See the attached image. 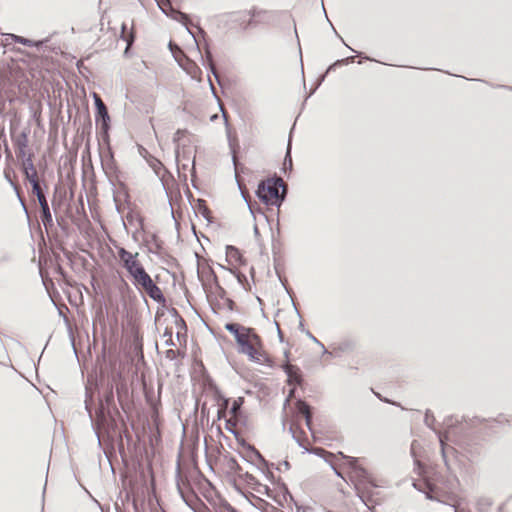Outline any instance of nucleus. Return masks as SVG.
Instances as JSON below:
<instances>
[{"label":"nucleus","mask_w":512,"mask_h":512,"mask_svg":"<svg viewBox=\"0 0 512 512\" xmlns=\"http://www.w3.org/2000/svg\"><path fill=\"white\" fill-rule=\"evenodd\" d=\"M227 465H228L229 469L233 473L237 474L239 477L243 473V468L241 467V465L237 462V460L233 456H229L227 458Z\"/></svg>","instance_id":"nucleus-46"},{"label":"nucleus","mask_w":512,"mask_h":512,"mask_svg":"<svg viewBox=\"0 0 512 512\" xmlns=\"http://www.w3.org/2000/svg\"><path fill=\"white\" fill-rule=\"evenodd\" d=\"M13 174H15L14 169L11 166L8 165L4 169V178L9 183V185L12 187V189L14 190V192L16 194V197H17V199H18V201H19V203H20V205L22 207V210H23V212L25 213V215L27 217V220L30 221V216H29V212H28V208H27L25 199L23 197L21 189L19 188V186L16 184V182L12 178Z\"/></svg>","instance_id":"nucleus-17"},{"label":"nucleus","mask_w":512,"mask_h":512,"mask_svg":"<svg viewBox=\"0 0 512 512\" xmlns=\"http://www.w3.org/2000/svg\"><path fill=\"white\" fill-rule=\"evenodd\" d=\"M275 484L279 488V490L282 493L283 498L285 500H287V498H290L291 500L293 499V496H292L291 492L289 491L288 486L282 481L281 478H277V481Z\"/></svg>","instance_id":"nucleus-49"},{"label":"nucleus","mask_w":512,"mask_h":512,"mask_svg":"<svg viewBox=\"0 0 512 512\" xmlns=\"http://www.w3.org/2000/svg\"><path fill=\"white\" fill-rule=\"evenodd\" d=\"M120 37L123 41L126 42L127 46H131L135 42V39H136L135 32L132 29L130 31H128L126 23H123L121 25Z\"/></svg>","instance_id":"nucleus-43"},{"label":"nucleus","mask_w":512,"mask_h":512,"mask_svg":"<svg viewBox=\"0 0 512 512\" xmlns=\"http://www.w3.org/2000/svg\"><path fill=\"white\" fill-rule=\"evenodd\" d=\"M37 166H38L39 170L41 171L47 167V164L45 161L43 164L41 161H39L38 164L36 165L34 163V158H31L29 160H25V161L18 163V167L22 173V176L29 174V173L32 174L33 172L38 171Z\"/></svg>","instance_id":"nucleus-26"},{"label":"nucleus","mask_w":512,"mask_h":512,"mask_svg":"<svg viewBox=\"0 0 512 512\" xmlns=\"http://www.w3.org/2000/svg\"><path fill=\"white\" fill-rule=\"evenodd\" d=\"M272 252H273V258H274V269H275V272L279 278V280L281 281L283 287L285 288V290L290 294V291H289V287L284 283V281L282 280L281 278V264H280V257L278 256L279 252H280V248L276 246V244L273 242L272 244Z\"/></svg>","instance_id":"nucleus-34"},{"label":"nucleus","mask_w":512,"mask_h":512,"mask_svg":"<svg viewBox=\"0 0 512 512\" xmlns=\"http://www.w3.org/2000/svg\"><path fill=\"white\" fill-rule=\"evenodd\" d=\"M435 421L436 420H435L433 413L431 412V410L427 409L425 412V417H424L425 425L434 430L433 425H434Z\"/></svg>","instance_id":"nucleus-56"},{"label":"nucleus","mask_w":512,"mask_h":512,"mask_svg":"<svg viewBox=\"0 0 512 512\" xmlns=\"http://www.w3.org/2000/svg\"><path fill=\"white\" fill-rule=\"evenodd\" d=\"M110 130L111 127H99L97 131L98 141L107 145V151H112L110 146Z\"/></svg>","instance_id":"nucleus-41"},{"label":"nucleus","mask_w":512,"mask_h":512,"mask_svg":"<svg viewBox=\"0 0 512 512\" xmlns=\"http://www.w3.org/2000/svg\"><path fill=\"white\" fill-rule=\"evenodd\" d=\"M197 209L199 213L202 215V217L207 220V222H212V211L208 208L206 201L204 199L198 198L197 199Z\"/></svg>","instance_id":"nucleus-40"},{"label":"nucleus","mask_w":512,"mask_h":512,"mask_svg":"<svg viewBox=\"0 0 512 512\" xmlns=\"http://www.w3.org/2000/svg\"><path fill=\"white\" fill-rule=\"evenodd\" d=\"M294 128H295V124L291 127L290 132H289L287 148H286V152H285V156H284V160H283V164H282V168H281L283 173H286L287 171H291L293 169L291 150H292V134H293Z\"/></svg>","instance_id":"nucleus-29"},{"label":"nucleus","mask_w":512,"mask_h":512,"mask_svg":"<svg viewBox=\"0 0 512 512\" xmlns=\"http://www.w3.org/2000/svg\"><path fill=\"white\" fill-rule=\"evenodd\" d=\"M240 478L242 480H244L248 485H251L253 483H257V478L254 477L251 473L249 472H244L241 474Z\"/></svg>","instance_id":"nucleus-61"},{"label":"nucleus","mask_w":512,"mask_h":512,"mask_svg":"<svg viewBox=\"0 0 512 512\" xmlns=\"http://www.w3.org/2000/svg\"><path fill=\"white\" fill-rule=\"evenodd\" d=\"M151 281H152V278L147 273V271L145 269L142 270L141 272H138L133 277H131L132 284L138 290H140L141 288L143 289L144 287H146L149 283H151Z\"/></svg>","instance_id":"nucleus-31"},{"label":"nucleus","mask_w":512,"mask_h":512,"mask_svg":"<svg viewBox=\"0 0 512 512\" xmlns=\"http://www.w3.org/2000/svg\"><path fill=\"white\" fill-rule=\"evenodd\" d=\"M217 265H218V267L220 269L230 271L232 274H234L236 276V278H237L239 283H242V279L246 280V276L244 274L238 273L237 269L231 268V267H227V266H225L223 264H220V263H218Z\"/></svg>","instance_id":"nucleus-54"},{"label":"nucleus","mask_w":512,"mask_h":512,"mask_svg":"<svg viewBox=\"0 0 512 512\" xmlns=\"http://www.w3.org/2000/svg\"><path fill=\"white\" fill-rule=\"evenodd\" d=\"M233 435L241 448H243L245 451H250L251 453L255 454L257 462L265 467L273 466L272 462L267 461L260 453V451L254 445L248 443L243 437H241L238 432H233Z\"/></svg>","instance_id":"nucleus-20"},{"label":"nucleus","mask_w":512,"mask_h":512,"mask_svg":"<svg viewBox=\"0 0 512 512\" xmlns=\"http://www.w3.org/2000/svg\"><path fill=\"white\" fill-rule=\"evenodd\" d=\"M143 289L152 300L164 307V304L166 303L165 296L160 287L153 280Z\"/></svg>","instance_id":"nucleus-23"},{"label":"nucleus","mask_w":512,"mask_h":512,"mask_svg":"<svg viewBox=\"0 0 512 512\" xmlns=\"http://www.w3.org/2000/svg\"><path fill=\"white\" fill-rule=\"evenodd\" d=\"M211 391L213 392L214 400L220 405V407L227 408L230 399L224 396L220 388L215 383L212 384Z\"/></svg>","instance_id":"nucleus-35"},{"label":"nucleus","mask_w":512,"mask_h":512,"mask_svg":"<svg viewBox=\"0 0 512 512\" xmlns=\"http://www.w3.org/2000/svg\"><path fill=\"white\" fill-rule=\"evenodd\" d=\"M30 132H31V127H30V125H27L19 133H16L15 135H13V133H11L10 138H11L13 147L29 145Z\"/></svg>","instance_id":"nucleus-27"},{"label":"nucleus","mask_w":512,"mask_h":512,"mask_svg":"<svg viewBox=\"0 0 512 512\" xmlns=\"http://www.w3.org/2000/svg\"><path fill=\"white\" fill-rule=\"evenodd\" d=\"M243 403H244L243 397H238L237 399H235L232 403V406L230 407V411H229L230 414L235 416V415L239 414V412H243L241 410Z\"/></svg>","instance_id":"nucleus-50"},{"label":"nucleus","mask_w":512,"mask_h":512,"mask_svg":"<svg viewBox=\"0 0 512 512\" xmlns=\"http://www.w3.org/2000/svg\"><path fill=\"white\" fill-rule=\"evenodd\" d=\"M126 219L129 222V224H133L135 221H137L141 226L143 225L144 219L141 217L137 212L133 211L132 209H129Z\"/></svg>","instance_id":"nucleus-52"},{"label":"nucleus","mask_w":512,"mask_h":512,"mask_svg":"<svg viewBox=\"0 0 512 512\" xmlns=\"http://www.w3.org/2000/svg\"><path fill=\"white\" fill-rule=\"evenodd\" d=\"M139 112L144 114H150L154 112V106L151 102H143L137 106Z\"/></svg>","instance_id":"nucleus-55"},{"label":"nucleus","mask_w":512,"mask_h":512,"mask_svg":"<svg viewBox=\"0 0 512 512\" xmlns=\"http://www.w3.org/2000/svg\"><path fill=\"white\" fill-rule=\"evenodd\" d=\"M108 153V160L106 161V166L107 168L111 169V170H115L117 169V164H116V161L114 159V156H113V152L112 151H107Z\"/></svg>","instance_id":"nucleus-62"},{"label":"nucleus","mask_w":512,"mask_h":512,"mask_svg":"<svg viewBox=\"0 0 512 512\" xmlns=\"http://www.w3.org/2000/svg\"><path fill=\"white\" fill-rule=\"evenodd\" d=\"M199 477L201 480H203L207 487L203 489L202 494L204 498L213 506V508H216L217 506V496H220L212 483L200 472L198 471Z\"/></svg>","instance_id":"nucleus-22"},{"label":"nucleus","mask_w":512,"mask_h":512,"mask_svg":"<svg viewBox=\"0 0 512 512\" xmlns=\"http://www.w3.org/2000/svg\"><path fill=\"white\" fill-rule=\"evenodd\" d=\"M14 41L16 43L22 44L27 47H36L37 49H40L44 47L47 42L49 41L48 38L41 39V40H32L23 36L19 35H13Z\"/></svg>","instance_id":"nucleus-32"},{"label":"nucleus","mask_w":512,"mask_h":512,"mask_svg":"<svg viewBox=\"0 0 512 512\" xmlns=\"http://www.w3.org/2000/svg\"><path fill=\"white\" fill-rule=\"evenodd\" d=\"M20 126V118L14 113V117L10 120V134L13 133L15 135Z\"/></svg>","instance_id":"nucleus-57"},{"label":"nucleus","mask_w":512,"mask_h":512,"mask_svg":"<svg viewBox=\"0 0 512 512\" xmlns=\"http://www.w3.org/2000/svg\"><path fill=\"white\" fill-rule=\"evenodd\" d=\"M100 403L102 409H104L108 415H119V410L115 403L113 383H110L109 380L106 390L104 391L102 397L100 398Z\"/></svg>","instance_id":"nucleus-16"},{"label":"nucleus","mask_w":512,"mask_h":512,"mask_svg":"<svg viewBox=\"0 0 512 512\" xmlns=\"http://www.w3.org/2000/svg\"><path fill=\"white\" fill-rule=\"evenodd\" d=\"M49 191L38 193L34 196L40 207V218L46 230L52 229L54 226L52 212L48 203L47 195Z\"/></svg>","instance_id":"nucleus-12"},{"label":"nucleus","mask_w":512,"mask_h":512,"mask_svg":"<svg viewBox=\"0 0 512 512\" xmlns=\"http://www.w3.org/2000/svg\"><path fill=\"white\" fill-rule=\"evenodd\" d=\"M430 475L433 478L434 483L436 485L441 484L450 490L453 488V484L451 483V481L448 479H445V477L436 469H434V471L430 472Z\"/></svg>","instance_id":"nucleus-44"},{"label":"nucleus","mask_w":512,"mask_h":512,"mask_svg":"<svg viewBox=\"0 0 512 512\" xmlns=\"http://www.w3.org/2000/svg\"><path fill=\"white\" fill-rule=\"evenodd\" d=\"M197 276L199 281L202 284V287L206 293H208V289H212L218 282V277L214 271V269L208 265L203 268V271H197Z\"/></svg>","instance_id":"nucleus-19"},{"label":"nucleus","mask_w":512,"mask_h":512,"mask_svg":"<svg viewBox=\"0 0 512 512\" xmlns=\"http://www.w3.org/2000/svg\"><path fill=\"white\" fill-rule=\"evenodd\" d=\"M134 512H144V500L139 503L138 500L134 499L132 502Z\"/></svg>","instance_id":"nucleus-64"},{"label":"nucleus","mask_w":512,"mask_h":512,"mask_svg":"<svg viewBox=\"0 0 512 512\" xmlns=\"http://www.w3.org/2000/svg\"><path fill=\"white\" fill-rule=\"evenodd\" d=\"M138 322H121V338L125 337L126 345H129L135 355L143 356V342Z\"/></svg>","instance_id":"nucleus-8"},{"label":"nucleus","mask_w":512,"mask_h":512,"mask_svg":"<svg viewBox=\"0 0 512 512\" xmlns=\"http://www.w3.org/2000/svg\"><path fill=\"white\" fill-rule=\"evenodd\" d=\"M146 160H147L148 165L153 169V171L155 172V174L158 177H159L160 170L163 169L166 171L164 164L158 158H156L152 155H149V157Z\"/></svg>","instance_id":"nucleus-45"},{"label":"nucleus","mask_w":512,"mask_h":512,"mask_svg":"<svg viewBox=\"0 0 512 512\" xmlns=\"http://www.w3.org/2000/svg\"><path fill=\"white\" fill-rule=\"evenodd\" d=\"M353 349V345L351 346L350 343H343L342 345H340L337 349H334L331 353H329L330 355L332 356H339V352L338 351H347V350H350V349Z\"/></svg>","instance_id":"nucleus-60"},{"label":"nucleus","mask_w":512,"mask_h":512,"mask_svg":"<svg viewBox=\"0 0 512 512\" xmlns=\"http://www.w3.org/2000/svg\"><path fill=\"white\" fill-rule=\"evenodd\" d=\"M66 200V191L62 190L59 185L54 186L53 197L51 201V207L55 213H57L63 206Z\"/></svg>","instance_id":"nucleus-28"},{"label":"nucleus","mask_w":512,"mask_h":512,"mask_svg":"<svg viewBox=\"0 0 512 512\" xmlns=\"http://www.w3.org/2000/svg\"><path fill=\"white\" fill-rule=\"evenodd\" d=\"M179 355L178 350L168 349L165 351V357L171 361L176 360Z\"/></svg>","instance_id":"nucleus-63"},{"label":"nucleus","mask_w":512,"mask_h":512,"mask_svg":"<svg viewBox=\"0 0 512 512\" xmlns=\"http://www.w3.org/2000/svg\"><path fill=\"white\" fill-rule=\"evenodd\" d=\"M95 122L99 127H111V118L105 103L97 93H93Z\"/></svg>","instance_id":"nucleus-13"},{"label":"nucleus","mask_w":512,"mask_h":512,"mask_svg":"<svg viewBox=\"0 0 512 512\" xmlns=\"http://www.w3.org/2000/svg\"><path fill=\"white\" fill-rule=\"evenodd\" d=\"M188 134L187 129H177L173 134L172 141L175 144V158L179 160L180 141Z\"/></svg>","instance_id":"nucleus-37"},{"label":"nucleus","mask_w":512,"mask_h":512,"mask_svg":"<svg viewBox=\"0 0 512 512\" xmlns=\"http://www.w3.org/2000/svg\"><path fill=\"white\" fill-rule=\"evenodd\" d=\"M238 455L244 460L246 461L247 463L251 464V465H258L256 463L257 459L255 458V454L254 453H251L250 451H245L244 453L241 452V451H238Z\"/></svg>","instance_id":"nucleus-53"},{"label":"nucleus","mask_w":512,"mask_h":512,"mask_svg":"<svg viewBox=\"0 0 512 512\" xmlns=\"http://www.w3.org/2000/svg\"><path fill=\"white\" fill-rule=\"evenodd\" d=\"M257 469H259L265 477L273 484L276 483L277 478L275 477L274 473L270 470L271 468H274L275 466L265 467L259 463V465H256Z\"/></svg>","instance_id":"nucleus-47"},{"label":"nucleus","mask_w":512,"mask_h":512,"mask_svg":"<svg viewBox=\"0 0 512 512\" xmlns=\"http://www.w3.org/2000/svg\"><path fill=\"white\" fill-rule=\"evenodd\" d=\"M94 339H102V347L115 346L121 338V322H92Z\"/></svg>","instance_id":"nucleus-7"},{"label":"nucleus","mask_w":512,"mask_h":512,"mask_svg":"<svg viewBox=\"0 0 512 512\" xmlns=\"http://www.w3.org/2000/svg\"><path fill=\"white\" fill-rule=\"evenodd\" d=\"M109 381L110 383H113V386H116L118 402L121 409L126 413L129 409V390L124 377H122V379H117L116 382H113L112 380Z\"/></svg>","instance_id":"nucleus-18"},{"label":"nucleus","mask_w":512,"mask_h":512,"mask_svg":"<svg viewBox=\"0 0 512 512\" xmlns=\"http://www.w3.org/2000/svg\"><path fill=\"white\" fill-rule=\"evenodd\" d=\"M338 455L345 461V464L351 470V478L357 483L355 484L356 495L361 501L366 504V498H371L372 495L366 496L365 491H362L359 485L365 486V488L377 487L374 480L369 475L368 471L358 463V458L345 455L343 452H338Z\"/></svg>","instance_id":"nucleus-5"},{"label":"nucleus","mask_w":512,"mask_h":512,"mask_svg":"<svg viewBox=\"0 0 512 512\" xmlns=\"http://www.w3.org/2000/svg\"><path fill=\"white\" fill-rule=\"evenodd\" d=\"M180 470L179 465H177L176 469V480H177V490L181 497V499L184 501V503L193 511V512H212L207 505L199 498V496L195 493L194 490L190 489L188 491H185L180 482Z\"/></svg>","instance_id":"nucleus-9"},{"label":"nucleus","mask_w":512,"mask_h":512,"mask_svg":"<svg viewBox=\"0 0 512 512\" xmlns=\"http://www.w3.org/2000/svg\"><path fill=\"white\" fill-rule=\"evenodd\" d=\"M370 390L375 395V397L377 399H379L381 402H384V403H387V404H391V405L400 407L402 410L405 409L399 402H396L394 400H391V399H389L387 397L382 396L379 392L375 391L373 388H370Z\"/></svg>","instance_id":"nucleus-51"},{"label":"nucleus","mask_w":512,"mask_h":512,"mask_svg":"<svg viewBox=\"0 0 512 512\" xmlns=\"http://www.w3.org/2000/svg\"><path fill=\"white\" fill-rule=\"evenodd\" d=\"M174 20L181 23L188 31V33L192 36L195 49L200 55V60L204 68L208 71V73L213 74L218 84L221 86V80L212 64V53L210 48V39L206 33V31L200 26L199 23L193 24V27L197 29V34H195L190 28V20L191 16L185 12L177 11L175 13Z\"/></svg>","instance_id":"nucleus-1"},{"label":"nucleus","mask_w":512,"mask_h":512,"mask_svg":"<svg viewBox=\"0 0 512 512\" xmlns=\"http://www.w3.org/2000/svg\"><path fill=\"white\" fill-rule=\"evenodd\" d=\"M296 408H297L298 412L301 415H303L307 428L311 432H313V430H312V415H311L312 407H311V405L308 404L306 401H304L302 399H297V401H296Z\"/></svg>","instance_id":"nucleus-25"},{"label":"nucleus","mask_w":512,"mask_h":512,"mask_svg":"<svg viewBox=\"0 0 512 512\" xmlns=\"http://www.w3.org/2000/svg\"><path fill=\"white\" fill-rule=\"evenodd\" d=\"M65 325H66V328H67V332L69 334V338H70V341H71V345L74 349V351L76 352V349H75V339H74V335H73V329H74V326L73 324H77V322H64Z\"/></svg>","instance_id":"nucleus-59"},{"label":"nucleus","mask_w":512,"mask_h":512,"mask_svg":"<svg viewBox=\"0 0 512 512\" xmlns=\"http://www.w3.org/2000/svg\"><path fill=\"white\" fill-rule=\"evenodd\" d=\"M284 355L287 359V362H289V359H288L289 351H285ZM281 368L287 376L288 385L301 386L303 384V382H304L303 373L298 366L284 363L281 366Z\"/></svg>","instance_id":"nucleus-15"},{"label":"nucleus","mask_w":512,"mask_h":512,"mask_svg":"<svg viewBox=\"0 0 512 512\" xmlns=\"http://www.w3.org/2000/svg\"><path fill=\"white\" fill-rule=\"evenodd\" d=\"M91 129H92V122H91V119L89 117V115L87 116V120H86V123H84L82 125V128H81V137L84 138L85 135H90L91 133Z\"/></svg>","instance_id":"nucleus-58"},{"label":"nucleus","mask_w":512,"mask_h":512,"mask_svg":"<svg viewBox=\"0 0 512 512\" xmlns=\"http://www.w3.org/2000/svg\"><path fill=\"white\" fill-rule=\"evenodd\" d=\"M415 470L420 479L413 481V487L417 491L423 493L426 499L443 503L440 499L442 490L434 483V480L430 475V472L434 471V468L426 466L420 461H415Z\"/></svg>","instance_id":"nucleus-4"},{"label":"nucleus","mask_w":512,"mask_h":512,"mask_svg":"<svg viewBox=\"0 0 512 512\" xmlns=\"http://www.w3.org/2000/svg\"><path fill=\"white\" fill-rule=\"evenodd\" d=\"M266 11L259 10L256 7H253L250 9L247 14L249 15V19L246 21V24L244 26V30H247L249 28L256 27V25L260 22H263L264 20L261 18V15L266 14Z\"/></svg>","instance_id":"nucleus-30"},{"label":"nucleus","mask_w":512,"mask_h":512,"mask_svg":"<svg viewBox=\"0 0 512 512\" xmlns=\"http://www.w3.org/2000/svg\"><path fill=\"white\" fill-rule=\"evenodd\" d=\"M118 355L115 350L112 351L111 347H102L101 354L96 358V366L101 376H107L108 380L116 382L117 379H122L123 375L117 371Z\"/></svg>","instance_id":"nucleus-6"},{"label":"nucleus","mask_w":512,"mask_h":512,"mask_svg":"<svg viewBox=\"0 0 512 512\" xmlns=\"http://www.w3.org/2000/svg\"><path fill=\"white\" fill-rule=\"evenodd\" d=\"M158 7L160 10L169 18L173 19L175 17V13H177V9L174 8L169 0H156Z\"/></svg>","instance_id":"nucleus-36"},{"label":"nucleus","mask_w":512,"mask_h":512,"mask_svg":"<svg viewBox=\"0 0 512 512\" xmlns=\"http://www.w3.org/2000/svg\"><path fill=\"white\" fill-rule=\"evenodd\" d=\"M217 501L215 512H240L221 496H217Z\"/></svg>","instance_id":"nucleus-42"},{"label":"nucleus","mask_w":512,"mask_h":512,"mask_svg":"<svg viewBox=\"0 0 512 512\" xmlns=\"http://www.w3.org/2000/svg\"><path fill=\"white\" fill-rule=\"evenodd\" d=\"M150 242L154 245L155 249H148L150 253L161 255L164 251V241L160 239V237L156 233H152L150 235Z\"/></svg>","instance_id":"nucleus-38"},{"label":"nucleus","mask_w":512,"mask_h":512,"mask_svg":"<svg viewBox=\"0 0 512 512\" xmlns=\"http://www.w3.org/2000/svg\"><path fill=\"white\" fill-rule=\"evenodd\" d=\"M225 260L227 262H230V260H233L239 266L247 265V259L244 257L242 251L234 245H226Z\"/></svg>","instance_id":"nucleus-21"},{"label":"nucleus","mask_w":512,"mask_h":512,"mask_svg":"<svg viewBox=\"0 0 512 512\" xmlns=\"http://www.w3.org/2000/svg\"><path fill=\"white\" fill-rule=\"evenodd\" d=\"M329 23H330V25H331V27H332V29H333L334 33H335V34H336V35L341 39V41L343 42V44H344L347 48H349L351 51L355 52V53L357 54V56H358V57H360V60L358 61V63H359V64L363 63V61H365V60H369V61H371V60H372V59H371L369 56H367L364 52L355 51V50H354V49H352L350 46H348V45L344 42L343 38H342V37L337 33V31H336V30H335V28L333 27L332 23H331L330 21H329Z\"/></svg>","instance_id":"nucleus-48"},{"label":"nucleus","mask_w":512,"mask_h":512,"mask_svg":"<svg viewBox=\"0 0 512 512\" xmlns=\"http://www.w3.org/2000/svg\"><path fill=\"white\" fill-rule=\"evenodd\" d=\"M221 305L225 307L228 311H233L236 307V303L230 299L229 297H222V303L217 302L216 304L210 303L211 309L213 310L214 314L219 315V312L216 310V308H220Z\"/></svg>","instance_id":"nucleus-39"},{"label":"nucleus","mask_w":512,"mask_h":512,"mask_svg":"<svg viewBox=\"0 0 512 512\" xmlns=\"http://www.w3.org/2000/svg\"><path fill=\"white\" fill-rule=\"evenodd\" d=\"M255 195L261 203L279 208L286 199L287 190L283 179L275 173L258 182Z\"/></svg>","instance_id":"nucleus-2"},{"label":"nucleus","mask_w":512,"mask_h":512,"mask_svg":"<svg viewBox=\"0 0 512 512\" xmlns=\"http://www.w3.org/2000/svg\"><path fill=\"white\" fill-rule=\"evenodd\" d=\"M14 152L18 163L35 158V154L29 145L14 147Z\"/></svg>","instance_id":"nucleus-33"},{"label":"nucleus","mask_w":512,"mask_h":512,"mask_svg":"<svg viewBox=\"0 0 512 512\" xmlns=\"http://www.w3.org/2000/svg\"><path fill=\"white\" fill-rule=\"evenodd\" d=\"M23 181L25 184L30 185L28 190L29 195L38 196V193L49 191V185L44 177V171L41 170L33 172L32 174L23 175Z\"/></svg>","instance_id":"nucleus-11"},{"label":"nucleus","mask_w":512,"mask_h":512,"mask_svg":"<svg viewBox=\"0 0 512 512\" xmlns=\"http://www.w3.org/2000/svg\"><path fill=\"white\" fill-rule=\"evenodd\" d=\"M225 329L233 335L237 351L241 354L255 353V346L261 343L253 328L242 326L238 322H226Z\"/></svg>","instance_id":"nucleus-3"},{"label":"nucleus","mask_w":512,"mask_h":512,"mask_svg":"<svg viewBox=\"0 0 512 512\" xmlns=\"http://www.w3.org/2000/svg\"><path fill=\"white\" fill-rule=\"evenodd\" d=\"M353 61H354V56H348V57H346V58L338 59V60H336L335 62L331 63V64L327 67L326 71L318 77L316 84H315L314 86H312V87H311L310 92H309V94H308V95H306V97H305V99H304V101H303L302 106H304V105L306 104V102H307V99H308L309 97H311V96L316 92V90H317V89L319 88V86H320V85L325 81V78L327 77V75H328L330 72L335 71L338 67H341V66H343V65H346V64L351 63V62H353Z\"/></svg>","instance_id":"nucleus-14"},{"label":"nucleus","mask_w":512,"mask_h":512,"mask_svg":"<svg viewBox=\"0 0 512 512\" xmlns=\"http://www.w3.org/2000/svg\"><path fill=\"white\" fill-rule=\"evenodd\" d=\"M250 361L255 362L260 365H264L270 368L274 367L273 359L264 351L258 350L255 347V353L246 354Z\"/></svg>","instance_id":"nucleus-24"},{"label":"nucleus","mask_w":512,"mask_h":512,"mask_svg":"<svg viewBox=\"0 0 512 512\" xmlns=\"http://www.w3.org/2000/svg\"><path fill=\"white\" fill-rule=\"evenodd\" d=\"M119 257L120 265L127 271L129 277H133L138 272L144 270V266L138 260L139 253H131L122 246L114 245Z\"/></svg>","instance_id":"nucleus-10"}]
</instances>
